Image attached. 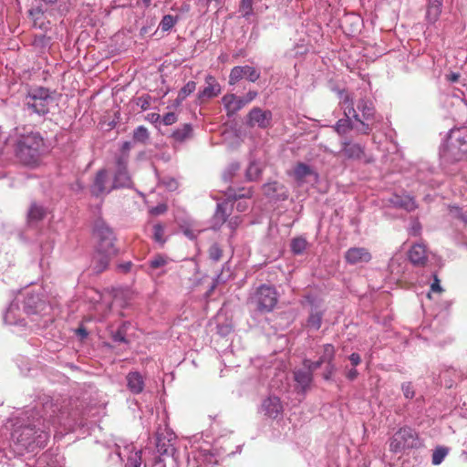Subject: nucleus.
Wrapping results in <instances>:
<instances>
[{
  "instance_id": "63",
  "label": "nucleus",
  "mask_w": 467,
  "mask_h": 467,
  "mask_svg": "<svg viewBox=\"0 0 467 467\" xmlns=\"http://www.w3.org/2000/svg\"><path fill=\"white\" fill-rule=\"evenodd\" d=\"M358 375V372L356 368H351L348 373H347V378L350 380H354Z\"/></svg>"
},
{
  "instance_id": "28",
  "label": "nucleus",
  "mask_w": 467,
  "mask_h": 467,
  "mask_svg": "<svg viewBox=\"0 0 467 467\" xmlns=\"http://www.w3.org/2000/svg\"><path fill=\"white\" fill-rule=\"evenodd\" d=\"M350 114L351 113H349V109L348 110V112L345 111L346 119H340L335 124L334 129L339 135H344L354 128L352 121L349 118Z\"/></svg>"
},
{
  "instance_id": "2",
  "label": "nucleus",
  "mask_w": 467,
  "mask_h": 467,
  "mask_svg": "<svg viewBox=\"0 0 467 467\" xmlns=\"http://www.w3.org/2000/svg\"><path fill=\"white\" fill-rule=\"evenodd\" d=\"M46 147L43 138L38 133L22 136L16 142V155L21 162L26 165L37 163Z\"/></svg>"
},
{
  "instance_id": "44",
  "label": "nucleus",
  "mask_w": 467,
  "mask_h": 467,
  "mask_svg": "<svg viewBox=\"0 0 467 467\" xmlns=\"http://www.w3.org/2000/svg\"><path fill=\"white\" fill-rule=\"evenodd\" d=\"M18 310V306L17 305L12 303L9 307L7 308L5 314V317H4V320L5 323L7 324H16L17 321L15 317V312Z\"/></svg>"
},
{
  "instance_id": "57",
  "label": "nucleus",
  "mask_w": 467,
  "mask_h": 467,
  "mask_svg": "<svg viewBox=\"0 0 467 467\" xmlns=\"http://www.w3.org/2000/svg\"><path fill=\"white\" fill-rule=\"evenodd\" d=\"M133 264L130 261L119 264L117 265V270L120 273L127 274L131 271Z\"/></svg>"
},
{
  "instance_id": "6",
  "label": "nucleus",
  "mask_w": 467,
  "mask_h": 467,
  "mask_svg": "<svg viewBox=\"0 0 467 467\" xmlns=\"http://www.w3.org/2000/svg\"><path fill=\"white\" fill-rule=\"evenodd\" d=\"M420 445L417 433L409 427L400 429L392 436L389 449L393 452H400L407 449L416 448Z\"/></svg>"
},
{
  "instance_id": "21",
  "label": "nucleus",
  "mask_w": 467,
  "mask_h": 467,
  "mask_svg": "<svg viewBox=\"0 0 467 467\" xmlns=\"http://www.w3.org/2000/svg\"><path fill=\"white\" fill-rule=\"evenodd\" d=\"M389 203L395 208H401L408 212L414 211L417 204L414 199L409 195H393L388 200Z\"/></svg>"
},
{
  "instance_id": "9",
  "label": "nucleus",
  "mask_w": 467,
  "mask_h": 467,
  "mask_svg": "<svg viewBox=\"0 0 467 467\" xmlns=\"http://www.w3.org/2000/svg\"><path fill=\"white\" fill-rule=\"evenodd\" d=\"M114 189L113 182L109 178L108 171L104 169L99 170L90 186L91 194L100 197L109 194Z\"/></svg>"
},
{
  "instance_id": "51",
  "label": "nucleus",
  "mask_w": 467,
  "mask_h": 467,
  "mask_svg": "<svg viewBox=\"0 0 467 467\" xmlns=\"http://www.w3.org/2000/svg\"><path fill=\"white\" fill-rule=\"evenodd\" d=\"M140 452H135L134 455L129 457L125 467H140Z\"/></svg>"
},
{
  "instance_id": "55",
  "label": "nucleus",
  "mask_w": 467,
  "mask_h": 467,
  "mask_svg": "<svg viewBox=\"0 0 467 467\" xmlns=\"http://www.w3.org/2000/svg\"><path fill=\"white\" fill-rule=\"evenodd\" d=\"M150 96H141L137 99L136 104L142 110H146L150 107Z\"/></svg>"
},
{
  "instance_id": "34",
  "label": "nucleus",
  "mask_w": 467,
  "mask_h": 467,
  "mask_svg": "<svg viewBox=\"0 0 467 467\" xmlns=\"http://www.w3.org/2000/svg\"><path fill=\"white\" fill-rule=\"evenodd\" d=\"M180 20L178 16L165 15L160 22V28L163 32L170 31Z\"/></svg>"
},
{
  "instance_id": "45",
  "label": "nucleus",
  "mask_w": 467,
  "mask_h": 467,
  "mask_svg": "<svg viewBox=\"0 0 467 467\" xmlns=\"http://www.w3.org/2000/svg\"><path fill=\"white\" fill-rule=\"evenodd\" d=\"M239 170H240L239 163H231L226 168V170L223 171V181L226 182L231 181Z\"/></svg>"
},
{
  "instance_id": "25",
  "label": "nucleus",
  "mask_w": 467,
  "mask_h": 467,
  "mask_svg": "<svg viewBox=\"0 0 467 467\" xmlns=\"http://www.w3.org/2000/svg\"><path fill=\"white\" fill-rule=\"evenodd\" d=\"M193 137L192 126L189 123H185L182 126L174 130L171 134L172 140L177 143H183Z\"/></svg>"
},
{
  "instance_id": "16",
  "label": "nucleus",
  "mask_w": 467,
  "mask_h": 467,
  "mask_svg": "<svg viewBox=\"0 0 467 467\" xmlns=\"http://www.w3.org/2000/svg\"><path fill=\"white\" fill-rule=\"evenodd\" d=\"M221 93V86L216 78L212 75L205 77V87L199 91L198 99L204 102L210 99L217 97Z\"/></svg>"
},
{
  "instance_id": "32",
  "label": "nucleus",
  "mask_w": 467,
  "mask_h": 467,
  "mask_svg": "<svg viewBox=\"0 0 467 467\" xmlns=\"http://www.w3.org/2000/svg\"><path fill=\"white\" fill-rule=\"evenodd\" d=\"M226 196L228 200L247 199L252 196V192L251 189L245 188L239 189L238 192L233 188H229L226 192Z\"/></svg>"
},
{
  "instance_id": "61",
  "label": "nucleus",
  "mask_w": 467,
  "mask_h": 467,
  "mask_svg": "<svg viewBox=\"0 0 467 467\" xmlns=\"http://www.w3.org/2000/svg\"><path fill=\"white\" fill-rule=\"evenodd\" d=\"M155 22L153 20H150V23L149 26H144L140 28V36H145L149 34L151 31L152 26H154Z\"/></svg>"
},
{
  "instance_id": "11",
  "label": "nucleus",
  "mask_w": 467,
  "mask_h": 467,
  "mask_svg": "<svg viewBox=\"0 0 467 467\" xmlns=\"http://www.w3.org/2000/svg\"><path fill=\"white\" fill-rule=\"evenodd\" d=\"M272 112L270 110H264L261 108H253L247 116V125L250 127H258L260 129H266L271 126Z\"/></svg>"
},
{
  "instance_id": "36",
  "label": "nucleus",
  "mask_w": 467,
  "mask_h": 467,
  "mask_svg": "<svg viewBox=\"0 0 467 467\" xmlns=\"http://www.w3.org/2000/svg\"><path fill=\"white\" fill-rule=\"evenodd\" d=\"M27 216L30 222H38L44 218L45 209L42 206L33 203L30 206Z\"/></svg>"
},
{
  "instance_id": "43",
  "label": "nucleus",
  "mask_w": 467,
  "mask_h": 467,
  "mask_svg": "<svg viewBox=\"0 0 467 467\" xmlns=\"http://www.w3.org/2000/svg\"><path fill=\"white\" fill-rule=\"evenodd\" d=\"M196 89V83L194 81L187 82L179 91L180 99L184 100L190 94Z\"/></svg>"
},
{
  "instance_id": "1",
  "label": "nucleus",
  "mask_w": 467,
  "mask_h": 467,
  "mask_svg": "<svg viewBox=\"0 0 467 467\" xmlns=\"http://www.w3.org/2000/svg\"><path fill=\"white\" fill-rule=\"evenodd\" d=\"M49 434L46 431L45 424L37 420V424L19 426L12 432V441L17 451H34L36 448L47 445Z\"/></svg>"
},
{
  "instance_id": "54",
  "label": "nucleus",
  "mask_w": 467,
  "mask_h": 467,
  "mask_svg": "<svg viewBox=\"0 0 467 467\" xmlns=\"http://www.w3.org/2000/svg\"><path fill=\"white\" fill-rule=\"evenodd\" d=\"M166 211L167 205L165 203H159L158 205L151 207L149 212L151 215L157 216L163 214Z\"/></svg>"
},
{
  "instance_id": "41",
  "label": "nucleus",
  "mask_w": 467,
  "mask_h": 467,
  "mask_svg": "<svg viewBox=\"0 0 467 467\" xmlns=\"http://www.w3.org/2000/svg\"><path fill=\"white\" fill-rule=\"evenodd\" d=\"M168 262L169 258L166 255L159 254L150 260L149 265L151 269H158L166 265Z\"/></svg>"
},
{
  "instance_id": "31",
  "label": "nucleus",
  "mask_w": 467,
  "mask_h": 467,
  "mask_svg": "<svg viewBox=\"0 0 467 467\" xmlns=\"http://www.w3.org/2000/svg\"><path fill=\"white\" fill-rule=\"evenodd\" d=\"M229 205L230 204L228 202L217 204V209L214 213V221L216 223L223 224L226 221L227 217L229 216Z\"/></svg>"
},
{
  "instance_id": "38",
  "label": "nucleus",
  "mask_w": 467,
  "mask_h": 467,
  "mask_svg": "<svg viewBox=\"0 0 467 467\" xmlns=\"http://www.w3.org/2000/svg\"><path fill=\"white\" fill-rule=\"evenodd\" d=\"M349 113H352L355 120L358 121L361 125L360 128H357L358 132L361 134H369L372 130L370 125L368 123H365L363 120L360 119L358 114L356 112L353 106L349 108Z\"/></svg>"
},
{
  "instance_id": "12",
  "label": "nucleus",
  "mask_w": 467,
  "mask_h": 467,
  "mask_svg": "<svg viewBox=\"0 0 467 467\" xmlns=\"http://www.w3.org/2000/svg\"><path fill=\"white\" fill-rule=\"evenodd\" d=\"M244 78H247L251 82H255L260 78V72L250 66L234 67L229 75V84L234 85Z\"/></svg>"
},
{
  "instance_id": "24",
  "label": "nucleus",
  "mask_w": 467,
  "mask_h": 467,
  "mask_svg": "<svg viewBox=\"0 0 467 467\" xmlns=\"http://www.w3.org/2000/svg\"><path fill=\"white\" fill-rule=\"evenodd\" d=\"M342 154L348 159H360L364 155V148L358 143H351L348 140L342 141Z\"/></svg>"
},
{
  "instance_id": "4",
  "label": "nucleus",
  "mask_w": 467,
  "mask_h": 467,
  "mask_svg": "<svg viewBox=\"0 0 467 467\" xmlns=\"http://www.w3.org/2000/svg\"><path fill=\"white\" fill-rule=\"evenodd\" d=\"M277 301L275 289L270 285H262L251 293L247 304L254 311L268 313L274 309Z\"/></svg>"
},
{
  "instance_id": "53",
  "label": "nucleus",
  "mask_w": 467,
  "mask_h": 467,
  "mask_svg": "<svg viewBox=\"0 0 467 467\" xmlns=\"http://www.w3.org/2000/svg\"><path fill=\"white\" fill-rule=\"evenodd\" d=\"M112 339L116 343H126L127 339L125 337V332L122 328H119L117 331L112 333Z\"/></svg>"
},
{
  "instance_id": "60",
  "label": "nucleus",
  "mask_w": 467,
  "mask_h": 467,
  "mask_svg": "<svg viewBox=\"0 0 467 467\" xmlns=\"http://www.w3.org/2000/svg\"><path fill=\"white\" fill-rule=\"evenodd\" d=\"M335 369H336V367H335L334 364L327 365V370L324 373V379H327V380L331 378V375L335 371Z\"/></svg>"
},
{
  "instance_id": "18",
  "label": "nucleus",
  "mask_w": 467,
  "mask_h": 467,
  "mask_svg": "<svg viewBox=\"0 0 467 467\" xmlns=\"http://www.w3.org/2000/svg\"><path fill=\"white\" fill-rule=\"evenodd\" d=\"M293 177L297 182L298 185L307 182V178L312 177L313 181L316 182L317 174L314 170L307 164L299 162L296 165L292 172Z\"/></svg>"
},
{
  "instance_id": "35",
  "label": "nucleus",
  "mask_w": 467,
  "mask_h": 467,
  "mask_svg": "<svg viewBox=\"0 0 467 467\" xmlns=\"http://www.w3.org/2000/svg\"><path fill=\"white\" fill-rule=\"evenodd\" d=\"M29 16H31V18L33 20L34 26L39 27V28H44V26H45L44 12L40 7L31 9L29 11Z\"/></svg>"
},
{
  "instance_id": "64",
  "label": "nucleus",
  "mask_w": 467,
  "mask_h": 467,
  "mask_svg": "<svg viewBox=\"0 0 467 467\" xmlns=\"http://www.w3.org/2000/svg\"><path fill=\"white\" fill-rule=\"evenodd\" d=\"M446 78L451 82H456V81H458V79L460 78V74L451 72V74L447 75Z\"/></svg>"
},
{
  "instance_id": "58",
  "label": "nucleus",
  "mask_w": 467,
  "mask_h": 467,
  "mask_svg": "<svg viewBox=\"0 0 467 467\" xmlns=\"http://www.w3.org/2000/svg\"><path fill=\"white\" fill-rule=\"evenodd\" d=\"M431 290L432 292H437V293H440L442 290L440 285V280L438 279V277L436 275L434 276V282L431 285Z\"/></svg>"
},
{
  "instance_id": "29",
  "label": "nucleus",
  "mask_w": 467,
  "mask_h": 467,
  "mask_svg": "<svg viewBox=\"0 0 467 467\" xmlns=\"http://www.w3.org/2000/svg\"><path fill=\"white\" fill-rule=\"evenodd\" d=\"M323 313L317 308H312L307 318L306 326L314 330H318L322 324Z\"/></svg>"
},
{
  "instance_id": "37",
  "label": "nucleus",
  "mask_w": 467,
  "mask_h": 467,
  "mask_svg": "<svg viewBox=\"0 0 467 467\" xmlns=\"http://www.w3.org/2000/svg\"><path fill=\"white\" fill-rule=\"evenodd\" d=\"M262 173V168L260 165L254 161L251 162L246 170V179L248 181H255L257 180Z\"/></svg>"
},
{
  "instance_id": "14",
  "label": "nucleus",
  "mask_w": 467,
  "mask_h": 467,
  "mask_svg": "<svg viewBox=\"0 0 467 467\" xmlns=\"http://www.w3.org/2000/svg\"><path fill=\"white\" fill-rule=\"evenodd\" d=\"M175 441L176 437L171 432H158L156 441V447L158 452L161 455L172 456L176 451Z\"/></svg>"
},
{
  "instance_id": "23",
  "label": "nucleus",
  "mask_w": 467,
  "mask_h": 467,
  "mask_svg": "<svg viewBox=\"0 0 467 467\" xmlns=\"http://www.w3.org/2000/svg\"><path fill=\"white\" fill-rule=\"evenodd\" d=\"M127 387L133 394L140 393L144 389V379L138 371L130 372L127 377Z\"/></svg>"
},
{
  "instance_id": "56",
  "label": "nucleus",
  "mask_w": 467,
  "mask_h": 467,
  "mask_svg": "<svg viewBox=\"0 0 467 467\" xmlns=\"http://www.w3.org/2000/svg\"><path fill=\"white\" fill-rule=\"evenodd\" d=\"M177 121V116L173 112L166 113L162 118V122L164 125H171Z\"/></svg>"
},
{
  "instance_id": "7",
  "label": "nucleus",
  "mask_w": 467,
  "mask_h": 467,
  "mask_svg": "<svg viewBox=\"0 0 467 467\" xmlns=\"http://www.w3.org/2000/svg\"><path fill=\"white\" fill-rule=\"evenodd\" d=\"M94 235L98 240V247L100 251H107L110 254H117L118 250L114 245L115 234L112 229L102 219H98L94 224Z\"/></svg>"
},
{
  "instance_id": "40",
  "label": "nucleus",
  "mask_w": 467,
  "mask_h": 467,
  "mask_svg": "<svg viewBox=\"0 0 467 467\" xmlns=\"http://www.w3.org/2000/svg\"><path fill=\"white\" fill-rule=\"evenodd\" d=\"M335 357V348L332 345L327 344L324 346L323 354L320 357L322 361L327 363V365L333 364V359Z\"/></svg>"
},
{
  "instance_id": "13",
  "label": "nucleus",
  "mask_w": 467,
  "mask_h": 467,
  "mask_svg": "<svg viewBox=\"0 0 467 467\" xmlns=\"http://www.w3.org/2000/svg\"><path fill=\"white\" fill-rule=\"evenodd\" d=\"M128 158L121 156L117 159V170L113 179L115 189L130 187L132 183L127 171Z\"/></svg>"
},
{
  "instance_id": "46",
  "label": "nucleus",
  "mask_w": 467,
  "mask_h": 467,
  "mask_svg": "<svg viewBox=\"0 0 467 467\" xmlns=\"http://www.w3.org/2000/svg\"><path fill=\"white\" fill-rule=\"evenodd\" d=\"M442 1L443 0H429L428 15L433 14L434 17H437L441 13Z\"/></svg>"
},
{
  "instance_id": "22",
  "label": "nucleus",
  "mask_w": 467,
  "mask_h": 467,
  "mask_svg": "<svg viewBox=\"0 0 467 467\" xmlns=\"http://www.w3.org/2000/svg\"><path fill=\"white\" fill-rule=\"evenodd\" d=\"M409 258L411 264L417 266H423L427 262L426 248L423 244L412 245L409 252Z\"/></svg>"
},
{
  "instance_id": "17",
  "label": "nucleus",
  "mask_w": 467,
  "mask_h": 467,
  "mask_svg": "<svg viewBox=\"0 0 467 467\" xmlns=\"http://www.w3.org/2000/svg\"><path fill=\"white\" fill-rule=\"evenodd\" d=\"M117 254H110L107 251H100V249L97 248L95 254L93 255L90 268L95 274H100L104 272L113 256Z\"/></svg>"
},
{
  "instance_id": "26",
  "label": "nucleus",
  "mask_w": 467,
  "mask_h": 467,
  "mask_svg": "<svg viewBox=\"0 0 467 467\" xmlns=\"http://www.w3.org/2000/svg\"><path fill=\"white\" fill-rule=\"evenodd\" d=\"M294 379L303 392L306 391L312 380L313 374L306 369H298L294 372Z\"/></svg>"
},
{
  "instance_id": "47",
  "label": "nucleus",
  "mask_w": 467,
  "mask_h": 467,
  "mask_svg": "<svg viewBox=\"0 0 467 467\" xmlns=\"http://www.w3.org/2000/svg\"><path fill=\"white\" fill-rule=\"evenodd\" d=\"M164 228L161 223H157L153 226V239L161 244L165 243V239L163 237Z\"/></svg>"
},
{
  "instance_id": "42",
  "label": "nucleus",
  "mask_w": 467,
  "mask_h": 467,
  "mask_svg": "<svg viewBox=\"0 0 467 467\" xmlns=\"http://www.w3.org/2000/svg\"><path fill=\"white\" fill-rule=\"evenodd\" d=\"M253 3L254 0H242L239 6V12L245 18L253 15Z\"/></svg>"
},
{
  "instance_id": "30",
  "label": "nucleus",
  "mask_w": 467,
  "mask_h": 467,
  "mask_svg": "<svg viewBox=\"0 0 467 467\" xmlns=\"http://www.w3.org/2000/svg\"><path fill=\"white\" fill-rule=\"evenodd\" d=\"M308 246V243L304 237H296L291 240L290 247L294 254H303Z\"/></svg>"
},
{
  "instance_id": "48",
  "label": "nucleus",
  "mask_w": 467,
  "mask_h": 467,
  "mask_svg": "<svg viewBox=\"0 0 467 467\" xmlns=\"http://www.w3.org/2000/svg\"><path fill=\"white\" fill-rule=\"evenodd\" d=\"M223 254L222 249L217 244H213L209 248V256L212 260L217 262L221 259Z\"/></svg>"
},
{
  "instance_id": "49",
  "label": "nucleus",
  "mask_w": 467,
  "mask_h": 467,
  "mask_svg": "<svg viewBox=\"0 0 467 467\" xmlns=\"http://www.w3.org/2000/svg\"><path fill=\"white\" fill-rule=\"evenodd\" d=\"M323 363H325V362L322 361L321 358H319L317 361H311L309 359H305L303 362V365H304L305 368H306L308 371H311V373L313 374V372L315 370H317V368H319Z\"/></svg>"
},
{
  "instance_id": "19",
  "label": "nucleus",
  "mask_w": 467,
  "mask_h": 467,
  "mask_svg": "<svg viewBox=\"0 0 467 467\" xmlns=\"http://www.w3.org/2000/svg\"><path fill=\"white\" fill-rule=\"evenodd\" d=\"M345 258L348 263L356 265L368 262L371 259V254L366 248L352 247L346 252Z\"/></svg>"
},
{
  "instance_id": "33",
  "label": "nucleus",
  "mask_w": 467,
  "mask_h": 467,
  "mask_svg": "<svg viewBox=\"0 0 467 467\" xmlns=\"http://www.w3.org/2000/svg\"><path fill=\"white\" fill-rule=\"evenodd\" d=\"M132 139L135 142L145 144L150 139V132L146 127L139 126L134 130Z\"/></svg>"
},
{
  "instance_id": "62",
  "label": "nucleus",
  "mask_w": 467,
  "mask_h": 467,
  "mask_svg": "<svg viewBox=\"0 0 467 467\" xmlns=\"http://www.w3.org/2000/svg\"><path fill=\"white\" fill-rule=\"evenodd\" d=\"M248 208V203L246 201H239L237 203H236V210L238 212H244L246 211Z\"/></svg>"
},
{
  "instance_id": "39",
  "label": "nucleus",
  "mask_w": 467,
  "mask_h": 467,
  "mask_svg": "<svg viewBox=\"0 0 467 467\" xmlns=\"http://www.w3.org/2000/svg\"><path fill=\"white\" fill-rule=\"evenodd\" d=\"M449 450L445 447H437L432 453L431 462L434 465H439L442 462L446 455L448 454Z\"/></svg>"
},
{
  "instance_id": "27",
  "label": "nucleus",
  "mask_w": 467,
  "mask_h": 467,
  "mask_svg": "<svg viewBox=\"0 0 467 467\" xmlns=\"http://www.w3.org/2000/svg\"><path fill=\"white\" fill-rule=\"evenodd\" d=\"M357 108L362 113V117L366 120H371L375 117V109L373 103L365 99H360L357 104Z\"/></svg>"
},
{
  "instance_id": "50",
  "label": "nucleus",
  "mask_w": 467,
  "mask_h": 467,
  "mask_svg": "<svg viewBox=\"0 0 467 467\" xmlns=\"http://www.w3.org/2000/svg\"><path fill=\"white\" fill-rule=\"evenodd\" d=\"M450 213L451 215L457 219L462 220V222L467 223V214L463 213L462 209L458 206H451L450 208Z\"/></svg>"
},
{
  "instance_id": "20",
  "label": "nucleus",
  "mask_w": 467,
  "mask_h": 467,
  "mask_svg": "<svg viewBox=\"0 0 467 467\" xmlns=\"http://www.w3.org/2000/svg\"><path fill=\"white\" fill-rule=\"evenodd\" d=\"M262 410L265 415L276 419L283 412V405L277 397H269L263 401Z\"/></svg>"
},
{
  "instance_id": "3",
  "label": "nucleus",
  "mask_w": 467,
  "mask_h": 467,
  "mask_svg": "<svg viewBox=\"0 0 467 467\" xmlns=\"http://www.w3.org/2000/svg\"><path fill=\"white\" fill-rule=\"evenodd\" d=\"M467 152V129L451 130L448 135L441 155L447 161H460Z\"/></svg>"
},
{
  "instance_id": "5",
  "label": "nucleus",
  "mask_w": 467,
  "mask_h": 467,
  "mask_svg": "<svg viewBox=\"0 0 467 467\" xmlns=\"http://www.w3.org/2000/svg\"><path fill=\"white\" fill-rule=\"evenodd\" d=\"M53 99L49 90L45 88H39L32 90L25 99V108L30 113H36L44 116L49 111V105Z\"/></svg>"
},
{
  "instance_id": "59",
  "label": "nucleus",
  "mask_w": 467,
  "mask_h": 467,
  "mask_svg": "<svg viewBox=\"0 0 467 467\" xmlns=\"http://www.w3.org/2000/svg\"><path fill=\"white\" fill-rule=\"evenodd\" d=\"M348 358L353 366H358L361 362V358L358 353H352Z\"/></svg>"
},
{
  "instance_id": "15",
  "label": "nucleus",
  "mask_w": 467,
  "mask_h": 467,
  "mask_svg": "<svg viewBox=\"0 0 467 467\" xmlns=\"http://www.w3.org/2000/svg\"><path fill=\"white\" fill-rule=\"evenodd\" d=\"M263 192L267 198L275 201H285L289 195L286 187L276 181L264 184Z\"/></svg>"
},
{
  "instance_id": "8",
  "label": "nucleus",
  "mask_w": 467,
  "mask_h": 467,
  "mask_svg": "<svg viewBox=\"0 0 467 467\" xmlns=\"http://www.w3.org/2000/svg\"><path fill=\"white\" fill-rule=\"evenodd\" d=\"M258 93L255 90H250L244 97H237L235 94H226L222 98V102L226 110L227 116L232 117L236 114L245 105L253 101Z\"/></svg>"
},
{
  "instance_id": "52",
  "label": "nucleus",
  "mask_w": 467,
  "mask_h": 467,
  "mask_svg": "<svg viewBox=\"0 0 467 467\" xmlns=\"http://www.w3.org/2000/svg\"><path fill=\"white\" fill-rule=\"evenodd\" d=\"M403 395L406 399H412L415 395L412 385L410 382H405L401 385Z\"/></svg>"
},
{
  "instance_id": "10",
  "label": "nucleus",
  "mask_w": 467,
  "mask_h": 467,
  "mask_svg": "<svg viewBox=\"0 0 467 467\" xmlns=\"http://www.w3.org/2000/svg\"><path fill=\"white\" fill-rule=\"evenodd\" d=\"M46 307V301L43 299L41 293L29 290L24 294L23 309L26 314H38L44 311Z\"/></svg>"
}]
</instances>
